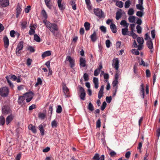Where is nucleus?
Returning <instances> with one entry per match:
<instances>
[{
    "instance_id": "nucleus-1",
    "label": "nucleus",
    "mask_w": 160,
    "mask_h": 160,
    "mask_svg": "<svg viewBox=\"0 0 160 160\" xmlns=\"http://www.w3.org/2000/svg\"><path fill=\"white\" fill-rule=\"evenodd\" d=\"M53 34L55 35V31H57L58 28L57 25L54 23H48L46 27Z\"/></svg>"
},
{
    "instance_id": "nucleus-2",
    "label": "nucleus",
    "mask_w": 160,
    "mask_h": 160,
    "mask_svg": "<svg viewBox=\"0 0 160 160\" xmlns=\"http://www.w3.org/2000/svg\"><path fill=\"white\" fill-rule=\"evenodd\" d=\"M23 42L21 41L18 44L17 47L16 48L15 52L16 54L18 56H20L21 53V51L23 47Z\"/></svg>"
},
{
    "instance_id": "nucleus-3",
    "label": "nucleus",
    "mask_w": 160,
    "mask_h": 160,
    "mask_svg": "<svg viewBox=\"0 0 160 160\" xmlns=\"http://www.w3.org/2000/svg\"><path fill=\"white\" fill-rule=\"evenodd\" d=\"M9 93V89L7 87H4L1 88V96L4 98L7 97Z\"/></svg>"
},
{
    "instance_id": "nucleus-4",
    "label": "nucleus",
    "mask_w": 160,
    "mask_h": 160,
    "mask_svg": "<svg viewBox=\"0 0 160 160\" xmlns=\"http://www.w3.org/2000/svg\"><path fill=\"white\" fill-rule=\"evenodd\" d=\"M93 12L99 18L103 17V12L102 9L99 8L94 9Z\"/></svg>"
},
{
    "instance_id": "nucleus-5",
    "label": "nucleus",
    "mask_w": 160,
    "mask_h": 160,
    "mask_svg": "<svg viewBox=\"0 0 160 160\" xmlns=\"http://www.w3.org/2000/svg\"><path fill=\"white\" fill-rule=\"evenodd\" d=\"M66 60L69 62L70 67L72 68L75 64L74 60L72 59L69 56H68L67 57Z\"/></svg>"
},
{
    "instance_id": "nucleus-6",
    "label": "nucleus",
    "mask_w": 160,
    "mask_h": 160,
    "mask_svg": "<svg viewBox=\"0 0 160 160\" xmlns=\"http://www.w3.org/2000/svg\"><path fill=\"white\" fill-rule=\"evenodd\" d=\"M2 113L4 114H7L10 113L11 110L10 107L8 106H4L2 108Z\"/></svg>"
},
{
    "instance_id": "nucleus-7",
    "label": "nucleus",
    "mask_w": 160,
    "mask_h": 160,
    "mask_svg": "<svg viewBox=\"0 0 160 160\" xmlns=\"http://www.w3.org/2000/svg\"><path fill=\"white\" fill-rule=\"evenodd\" d=\"M62 0H58L57 3L59 9L63 11L65 8V5L63 2L62 3Z\"/></svg>"
},
{
    "instance_id": "nucleus-8",
    "label": "nucleus",
    "mask_w": 160,
    "mask_h": 160,
    "mask_svg": "<svg viewBox=\"0 0 160 160\" xmlns=\"http://www.w3.org/2000/svg\"><path fill=\"white\" fill-rule=\"evenodd\" d=\"M92 159V160H104V156L102 155L100 157L99 154L96 153L93 157Z\"/></svg>"
},
{
    "instance_id": "nucleus-9",
    "label": "nucleus",
    "mask_w": 160,
    "mask_h": 160,
    "mask_svg": "<svg viewBox=\"0 0 160 160\" xmlns=\"http://www.w3.org/2000/svg\"><path fill=\"white\" fill-rule=\"evenodd\" d=\"M147 45L148 48L150 50V52L152 53L153 51V45L151 40H148L147 42Z\"/></svg>"
},
{
    "instance_id": "nucleus-10",
    "label": "nucleus",
    "mask_w": 160,
    "mask_h": 160,
    "mask_svg": "<svg viewBox=\"0 0 160 160\" xmlns=\"http://www.w3.org/2000/svg\"><path fill=\"white\" fill-rule=\"evenodd\" d=\"M3 40L4 42V47L7 48L9 45V41L7 37L6 36H5L3 38Z\"/></svg>"
},
{
    "instance_id": "nucleus-11",
    "label": "nucleus",
    "mask_w": 160,
    "mask_h": 160,
    "mask_svg": "<svg viewBox=\"0 0 160 160\" xmlns=\"http://www.w3.org/2000/svg\"><path fill=\"white\" fill-rule=\"evenodd\" d=\"M9 0H1V6L2 7H6L9 5Z\"/></svg>"
},
{
    "instance_id": "nucleus-12",
    "label": "nucleus",
    "mask_w": 160,
    "mask_h": 160,
    "mask_svg": "<svg viewBox=\"0 0 160 160\" xmlns=\"http://www.w3.org/2000/svg\"><path fill=\"white\" fill-rule=\"evenodd\" d=\"M104 89V86L102 85L100 88V90L99 91L98 97L99 99H100L103 96V90Z\"/></svg>"
},
{
    "instance_id": "nucleus-13",
    "label": "nucleus",
    "mask_w": 160,
    "mask_h": 160,
    "mask_svg": "<svg viewBox=\"0 0 160 160\" xmlns=\"http://www.w3.org/2000/svg\"><path fill=\"white\" fill-rule=\"evenodd\" d=\"M113 61H114L115 62H114L112 63V66L115 68L116 70H118L119 68V61L117 58L114 59Z\"/></svg>"
},
{
    "instance_id": "nucleus-14",
    "label": "nucleus",
    "mask_w": 160,
    "mask_h": 160,
    "mask_svg": "<svg viewBox=\"0 0 160 160\" xmlns=\"http://www.w3.org/2000/svg\"><path fill=\"white\" fill-rule=\"evenodd\" d=\"M63 90L65 95L67 97H68L69 96V92L68 88L66 85L63 86Z\"/></svg>"
},
{
    "instance_id": "nucleus-15",
    "label": "nucleus",
    "mask_w": 160,
    "mask_h": 160,
    "mask_svg": "<svg viewBox=\"0 0 160 160\" xmlns=\"http://www.w3.org/2000/svg\"><path fill=\"white\" fill-rule=\"evenodd\" d=\"M22 9L19 4L17 6L16 16L17 18H18L19 15L21 14Z\"/></svg>"
},
{
    "instance_id": "nucleus-16",
    "label": "nucleus",
    "mask_w": 160,
    "mask_h": 160,
    "mask_svg": "<svg viewBox=\"0 0 160 160\" xmlns=\"http://www.w3.org/2000/svg\"><path fill=\"white\" fill-rule=\"evenodd\" d=\"M28 129L31 130L34 133H37V129L34 126H33L32 124H30L28 126Z\"/></svg>"
},
{
    "instance_id": "nucleus-17",
    "label": "nucleus",
    "mask_w": 160,
    "mask_h": 160,
    "mask_svg": "<svg viewBox=\"0 0 160 160\" xmlns=\"http://www.w3.org/2000/svg\"><path fill=\"white\" fill-rule=\"evenodd\" d=\"M36 28L33 25L31 26V25L30 26V30L29 31V34L30 35H32L34 34L35 33V29Z\"/></svg>"
},
{
    "instance_id": "nucleus-18",
    "label": "nucleus",
    "mask_w": 160,
    "mask_h": 160,
    "mask_svg": "<svg viewBox=\"0 0 160 160\" xmlns=\"http://www.w3.org/2000/svg\"><path fill=\"white\" fill-rule=\"evenodd\" d=\"M93 82L94 84V87L97 89L98 87V80L97 78L94 77L93 78Z\"/></svg>"
},
{
    "instance_id": "nucleus-19",
    "label": "nucleus",
    "mask_w": 160,
    "mask_h": 160,
    "mask_svg": "<svg viewBox=\"0 0 160 160\" xmlns=\"http://www.w3.org/2000/svg\"><path fill=\"white\" fill-rule=\"evenodd\" d=\"M110 28L112 32L116 33L117 32L116 26L114 24L112 23L110 25Z\"/></svg>"
},
{
    "instance_id": "nucleus-20",
    "label": "nucleus",
    "mask_w": 160,
    "mask_h": 160,
    "mask_svg": "<svg viewBox=\"0 0 160 160\" xmlns=\"http://www.w3.org/2000/svg\"><path fill=\"white\" fill-rule=\"evenodd\" d=\"M91 40L93 42H95L97 39V34L95 31H94L93 34L90 36Z\"/></svg>"
},
{
    "instance_id": "nucleus-21",
    "label": "nucleus",
    "mask_w": 160,
    "mask_h": 160,
    "mask_svg": "<svg viewBox=\"0 0 160 160\" xmlns=\"http://www.w3.org/2000/svg\"><path fill=\"white\" fill-rule=\"evenodd\" d=\"M80 62L81 66L84 67L86 66V60L85 59L81 58L80 59Z\"/></svg>"
},
{
    "instance_id": "nucleus-22",
    "label": "nucleus",
    "mask_w": 160,
    "mask_h": 160,
    "mask_svg": "<svg viewBox=\"0 0 160 160\" xmlns=\"http://www.w3.org/2000/svg\"><path fill=\"white\" fill-rule=\"evenodd\" d=\"M51 55V52L50 51H47L43 52L42 55V57L43 58L46 57L50 56Z\"/></svg>"
},
{
    "instance_id": "nucleus-23",
    "label": "nucleus",
    "mask_w": 160,
    "mask_h": 160,
    "mask_svg": "<svg viewBox=\"0 0 160 160\" xmlns=\"http://www.w3.org/2000/svg\"><path fill=\"white\" fill-rule=\"evenodd\" d=\"M13 119V117L11 115H9L6 118V123L8 125Z\"/></svg>"
},
{
    "instance_id": "nucleus-24",
    "label": "nucleus",
    "mask_w": 160,
    "mask_h": 160,
    "mask_svg": "<svg viewBox=\"0 0 160 160\" xmlns=\"http://www.w3.org/2000/svg\"><path fill=\"white\" fill-rule=\"evenodd\" d=\"M128 28H124L122 29V34L123 35H129L128 34Z\"/></svg>"
},
{
    "instance_id": "nucleus-25",
    "label": "nucleus",
    "mask_w": 160,
    "mask_h": 160,
    "mask_svg": "<svg viewBox=\"0 0 160 160\" xmlns=\"http://www.w3.org/2000/svg\"><path fill=\"white\" fill-rule=\"evenodd\" d=\"M38 129L40 131L41 134L43 136L44 134V130L43 129V127L42 124H40L38 126Z\"/></svg>"
},
{
    "instance_id": "nucleus-26",
    "label": "nucleus",
    "mask_w": 160,
    "mask_h": 160,
    "mask_svg": "<svg viewBox=\"0 0 160 160\" xmlns=\"http://www.w3.org/2000/svg\"><path fill=\"white\" fill-rule=\"evenodd\" d=\"M51 0H44L45 4L47 7L50 9L52 8V5L50 4V2Z\"/></svg>"
},
{
    "instance_id": "nucleus-27",
    "label": "nucleus",
    "mask_w": 160,
    "mask_h": 160,
    "mask_svg": "<svg viewBox=\"0 0 160 160\" xmlns=\"http://www.w3.org/2000/svg\"><path fill=\"white\" fill-rule=\"evenodd\" d=\"M120 24L121 25H123V27H126V28H128L129 24L125 20H122L120 22Z\"/></svg>"
},
{
    "instance_id": "nucleus-28",
    "label": "nucleus",
    "mask_w": 160,
    "mask_h": 160,
    "mask_svg": "<svg viewBox=\"0 0 160 160\" xmlns=\"http://www.w3.org/2000/svg\"><path fill=\"white\" fill-rule=\"evenodd\" d=\"M142 4H141L140 3L137 4L136 5L137 8L142 11H143L144 8L142 6Z\"/></svg>"
},
{
    "instance_id": "nucleus-29",
    "label": "nucleus",
    "mask_w": 160,
    "mask_h": 160,
    "mask_svg": "<svg viewBox=\"0 0 160 160\" xmlns=\"http://www.w3.org/2000/svg\"><path fill=\"white\" fill-rule=\"evenodd\" d=\"M42 83V81L40 78H38L37 79V82L35 84V86L37 87L39 85H41Z\"/></svg>"
},
{
    "instance_id": "nucleus-30",
    "label": "nucleus",
    "mask_w": 160,
    "mask_h": 160,
    "mask_svg": "<svg viewBox=\"0 0 160 160\" xmlns=\"http://www.w3.org/2000/svg\"><path fill=\"white\" fill-rule=\"evenodd\" d=\"M84 26L85 27L86 31L89 30L90 28V24L88 22H86L84 24Z\"/></svg>"
},
{
    "instance_id": "nucleus-31",
    "label": "nucleus",
    "mask_w": 160,
    "mask_h": 160,
    "mask_svg": "<svg viewBox=\"0 0 160 160\" xmlns=\"http://www.w3.org/2000/svg\"><path fill=\"white\" fill-rule=\"evenodd\" d=\"M58 123L55 120H54L52 122L51 126L52 128H56L58 126Z\"/></svg>"
},
{
    "instance_id": "nucleus-32",
    "label": "nucleus",
    "mask_w": 160,
    "mask_h": 160,
    "mask_svg": "<svg viewBox=\"0 0 160 160\" xmlns=\"http://www.w3.org/2000/svg\"><path fill=\"white\" fill-rule=\"evenodd\" d=\"M24 100V97L23 96H21L19 97L18 100V102L19 104H21Z\"/></svg>"
},
{
    "instance_id": "nucleus-33",
    "label": "nucleus",
    "mask_w": 160,
    "mask_h": 160,
    "mask_svg": "<svg viewBox=\"0 0 160 160\" xmlns=\"http://www.w3.org/2000/svg\"><path fill=\"white\" fill-rule=\"evenodd\" d=\"M116 5L120 8H122L123 6V3L121 1H117L116 3Z\"/></svg>"
},
{
    "instance_id": "nucleus-34",
    "label": "nucleus",
    "mask_w": 160,
    "mask_h": 160,
    "mask_svg": "<svg viewBox=\"0 0 160 160\" xmlns=\"http://www.w3.org/2000/svg\"><path fill=\"white\" fill-rule=\"evenodd\" d=\"M136 17L135 16H130L128 18L129 21L130 22H135Z\"/></svg>"
},
{
    "instance_id": "nucleus-35",
    "label": "nucleus",
    "mask_w": 160,
    "mask_h": 160,
    "mask_svg": "<svg viewBox=\"0 0 160 160\" xmlns=\"http://www.w3.org/2000/svg\"><path fill=\"white\" fill-rule=\"evenodd\" d=\"M52 107H53L52 105H50L49 107V110L48 111V114L50 116V117L51 116L52 114Z\"/></svg>"
},
{
    "instance_id": "nucleus-36",
    "label": "nucleus",
    "mask_w": 160,
    "mask_h": 160,
    "mask_svg": "<svg viewBox=\"0 0 160 160\" xmlns=\"http://www.w3.org/2000/svg\"><path fill=\"white\" fill-rule=\"evenodd\" d=\"M34 39L38 42H40L41 40L40 38L37 34L34 35Z\"/></svg>"
},
{
    "instance_id": "nucleus-37",
    "label": "nucleus",
    "mask_w": 160,
    "mask_h": 160,
    "mask_svg": "<svg viewBox=\"0 0 160 160\" xmlns=\"http://www.w3.org/2000/svg\"><path fill=\"white\" fill-rule=\"evenodd\" d=\"M137 41L139 44H143L144 42L143 38L140 37L137 38Z\"/></svg>"
},
{
    "instance_id": "nucleus-38",
    "label": "nucleus",
    "mask_w": 160,
    "mask_h": 160,
    "mask_svg": "<svg viewBox=\"0 0 160 160\" xmlns=\"http://www.w3.org/2000/svg\"><path fill=\"white\" fill-rule=\"evenodd\" d=\"M41 13L44 18L46 19H47L48 18V15L44 9L42 10V11Z\"/></svg>"
},
{
    "instance_id": "nucleus-39",
    "label": "nucleus",
    "mask_w": 160,
    "mask_h": 160,
    "mask_svg": "<svg viewBox=\"0 0 160 160\" xmlns=\"http://www.w3.org/2000/svg\"><path fill=\"white\" fill-rule=\"evenodd\" d=\"M88 108L89 110L91 111H92L94 110L93 106L91 102L89 103Z\"/></svg>"
},
{
    "instance_id": "nucleus-40",
    "label": "nucleus",
    "mask_w": 160,
    "mask_h": 160,
    "mask_svg": "<svg viewBox=\"0 0 160 160\" xmlns=\"http://www.w3.org/2000/svg\"><path fill=\"white\" fill-rule=\"evenodd\" d=\"M78 88H79L78 92L80 94L82 93H85V90L83 88H82L80 86H78Z\"/></svg>"
},
{
    "instance_id": "nucleus-41",
    "label": "nucleus",
    "mask_w": 160,
    "mask_h": 160,
    "mask_svg": "<svg viewBox=\"0 0 160 160\" xmlns=\"http://www.w3.org/2000/svg\"><path fill=\"white\" fill-rule=\"evenodd\" d=\"M122 14L121 12H117L116 13V18L117 20H119L121 17Z\"/></svg>"
},
{
    "instance_id": "nucleus-42",
    "label": "nucleus",
    "mask_w": 160,
    "mask_h": 160,
    "mask_svg": "<svg viewBox=\"0 0 160 160\" xmlns=\"http://www.w3.org/2000/svg\"><path fill=\"white\" fill-rule=\"evenodd\" d=\"M86 95V93H82L80 94L79 95V97L81 100H85Z\"/></svg>"
},
{
    "instance_id": "nucleus-43",
    "label": "nucleus",
    "mask_w": 160,
    "mask_h": 160,
    "mask_svg": "<svg viewBox=\"0 0 160 160\" xmlns=\"http://www.w3.org/2000/svg\"><path fill=\"white\" fill-rule=\"evenodd\" d=\"M131 2L130 0H128L125 3V7L126 8H128L130 6V4Z\"/></svg>"
},
{
    "instance_id": "nucleus-44",
    "label": "nucleus",
    "mask_w": 160,
    "mask_h": 160,
    "mask_svg": "<svg viewBox=\"0 0 160 160\" xmlns=\"http://www.w3.org/2000/svg\"><path fill=\"white\" fill-rule=\"evenodd\" d=\"M136 28L137 30V32L138 33H141L142 32V28L139 25H137Z\"/></svg>"
},
{
    "instance_id": "nucleus-45",
    "label": "nucleus",
    "mask_w": 160,
    "mask_h": 160,
    "mask_svg": "<svg viewBox=\"0 0 160 160\" xmlns=\"http://www.w3.org/2000/svg\"><path fill=\"white\" fill-rule=\"evenodd\" d=\"M62 109L61 106L60 105H58L56 110V112L57 113H60L62 112Z\"/></svg>"
},
{
    "instance_id": "nucleus-46",
    "label": "nucleus",
    "mask_w": 160,
    "mask_h": 160,
    "mask_svg": "<svg viewBox=\"0 0 160 160\" xmlns=\"http://www.w3.org/2000/svg\"><path fill=\"white\" fill-rule=\"evenodd\" d=\"M27 21H24L22 22L21 23V25L22 28L23 29L25 28L26 27V25L27 24Z\"/></svg>"
},
{
    "instance_id": "nucleus-47",
    "label": "nucleus",
    "mask_w": 160,
    "mask_h": 160,
    "mask_svg": "<svg viewBox=\"0 0 160 160\" xmlns=\"http://www.w3.org/2000/svg\"><path fill=\"white\" fill-rule=\"evenodd\" d=\"M83 77L85 81H88L89 80V78H88V75L87 73H85L83 75Z\"/></svg>"
},
{
    "instance_id": "nucleus-48",
    "label": "nucleus",
    "mask_w": 160,
    "mask_h": 160,
    "mask_svg": "<svg viewBox=\"0 0 160 160\" xmlns=\"http://www.w3.org/2000/svg\"><path fill=\"white\" fill-rule=\"evenodd\" d=\"M6 77L7 78V82H8V84H9L10 87L11 88H12L14 87L12 83L11 82L8 78H7L8 76H7Z\"/></svg>"
},
{
    "instance_id": "nucleus-49",
    "label": "nucleus",
    "mask_w": 160,
    "mask_h": 160,
    "mask_svg": "<svg viewBox=\"0 0 160 160\" xmlns=\"http://www.w3.org/2000/svg\"><path fill=\"white\" fill-rule=\"evenodd\" d=\"M134 13V11L133 8H131L128 11V14L129 15H132Z\"/></svg>"
},
{
    "instance_id": "nucleus-50",
    "label": "nucleus",
    "mask_w": 160,
    "mask_h": 160,
    "mask_svg": "<svg viewBox=\"0 0 160 160\" xmlns=\"http://www.w3.org/2000/svg\"><path fill=\"white\" fill-rule=\"evenodd\" d=\"M46 115L43 113H40L38 114V117L42 119H43L45 117Z\"/></svg>"
},
{
    "instance_id": "nucleus-51",
    "label": "nucleus",
    "mask_w": 160,
    "mask_h": 160,
    "mask_svg": "<svg viewBox=\"0 0 160 160\" xmlns=\"http://www.w3.org/2000/svg\"><path fill=\"white\" fill-rule=\"evenodd\" d=\"M16 34L15 32L13 30H12L10 31V34L11 37L12 38L15 37V35Z\"/></svg>"
},
{
    "instance_id": "nucleus-52",
    "label": "nucleus",
    "mask_w": 160,
    "mask_h": 160,
    "mask_svg": "<svg viewBox=\"0 0 160 160\" xmlns=\"http://www.w3.org/2000/svg\"><path fill=\"white\" fill-rule=\"evenodd\" d=\"M100 30L102 32H103L104 33H106V27H105L103 26H102L100 27Z\"/></svg>"
},
{
    "instance_id": "nucleus-53",
    "label": "nucleus",
    "mask_w": 160,
    "mask_h": 160,
    "mask_svg": "<svg viewBox=\"0 0 160 160\" xmlns=\"http://www.w3.org/2000/svg\"><path fill=\"white\" fill-rule=\"evenodd\" d=\"M107 104L105 102H104L101 107V109L103 111L105 109L106 106Z\"/></svg>"
},
{
    "instance_id": "nucleus-54",
    "label": "nucleus",
    "mask_w": 160,
    "mask_h": 160,
    "mask_svg": "<svg viewBox=\"0 0 160 160\" xmlns=\"http://www.w3.org/2000/svg\"><path fill=\"white\" fill-rule=\"evenodd\" d=\"M142 12V11H138L136 13L137 16L139 17H142L143 15V13Z\"/></svg>"
},
{
    "instance_id": "nucleus-55",
    "label": "nucleus",
    "mask_w": 160,
    "mask_h": 160,
    "mask_svg": "<svg viewBox=\"0 0 160 160\" xmlns=\"http://www.w3.org/2000/svg\"><path fill=\"white\" fill-rule=\"evenodd\" d=\"M28 49L31 52H34L35 51V49L32 46H29Z\"/></svg>"
},
{
    "instance_id": "nucleus-56",
    "label": "nucleus",
    "mask_w": 160,
    "mask_h": 160,
    "mask_svg": "<svg viewBox=\"0 0 160 160\" xmlns=\"http://www.w3.org/2000/svg\"><path fill=\"white\" fill-rule=\"evenodd\" d=\"M140 92L141 93H143L144 92V85L143 83H142L141 85L140 86Z\"/></svg>"
},
{
    "instance_id": "nucleus-57",
    "label": "nucleus",
    "mask_w": 160,
    "mask_h": 160,
    "mask_svg": "<svg viewBox=\"0 0 160 160\" xmlns=\"http://www.w3.org/2000/svg\"><path fill=\"white\" fill-rule=\"evenodd\" d=\"M133 72L135 74L138 72L137 71V64H135L133 67Z\"/></svg>"
},
{
    "instance_id": "nucleus-58",
    "label": "nucleus",
    "mask_w": 160,
    "mask_h": 160,
    "mask_svg": "<svg viewBox=\"0 0 160 160\" xmlns=\"http://www.w3.org/2000/svg\"><path fill=\"white\" fill-rule=\"evenodd\" d=\"M129 35L132 36L133 38H137L138 36L133 32H131L130 34Z\"/></svg>"
},
{
    "instance_id": "nucleus-59",
    "label": "nucleus",
    "mask_w": 160,
    "mask_h": 160,
    "mask_svg": "<svg viewBox=\"0 0 160 160\" xmlns=\"http://www.w3.org/2000/svg\"><path fill=\"white\" fill-rule=\"evenodd\" d=\"M101 122L100 119H98L96 122V127L99 128L101 126Z\"/></svg>"
},
{
    "instance_id": "nucleus-60",
    "label": "nucleus",
    "mask_w": 160,
    "mask_h": 160,
    "mask_svg": "<svg viewBox=\"0 0 160 160\" xmlns=\"http://www.w3.org/2000/svg\"><path fill=\"white\" fill-rule=\"evenodd\" d=\"M112 99V97L111 96L107 97L106 98V101L108 103L111 102Z\"/></svg>"
},
{
    "instance_id": "nucleus-61",
    "label": "nucleus",
    "mask_w": 160,
    "mask_h": 160,
    "mask_svg": "<svg viewBox=\"0 0 160 160\" xmlns=\"http://www.w3.org/2000/svg\"><path fill=\"white\" fill-rule=\"evenodd\" d=\"M106 47L108 48H109L110 47V44L111 43V42L110 41V40L109 39H108L106 40Z\"/></svg>"
},
{
    "instance_id": "nucleus-62",
    "label": "nucleus",
    "mask_w": 160,
    "mask_h": 160,
    "mask_svg": "<svg viewBox=\"0 0 160 160\" xmlns=\"http://www.w3.org/2000/svg\"><path fill=\"white\" fill-rule=\"evenodd\" d=\"M140 65H143L144 66L148 67V64H146L145 62L142 59H141V63H139Z\"/></svg>"
},
{
    "instance_id": "nucleus-63",
    "label": "nucleus",
    "mask_w": 160,
    "mask_h": 160,
    "mask_svg": "<svg viewBox=\"0 0 160 160\" xmlns=\"http://www.w3.org/2000/svg\"><path fill=\"white\" fill-rule=\"evenodd\" d=\"M135 24H130V30L131 32H133L135 28Z\"/></svg>"
},
{
    "instance_id": "nucleus-64",
    "label": "nucleus",
    "mask_w": 160,
    "mask_h": 160,
    "mask_svg": "<svg viewBox=\"0 0 160 160\" xmlns=\"http://www.w3.org/2000/svg\"><path fill=\"white\" fill-rule=\"evenodd\" d=\"M132 52L133 54L135 55H138L139 54V53L138 50L133 49L132 50Z\"/></svg>"
}]
</instances>
